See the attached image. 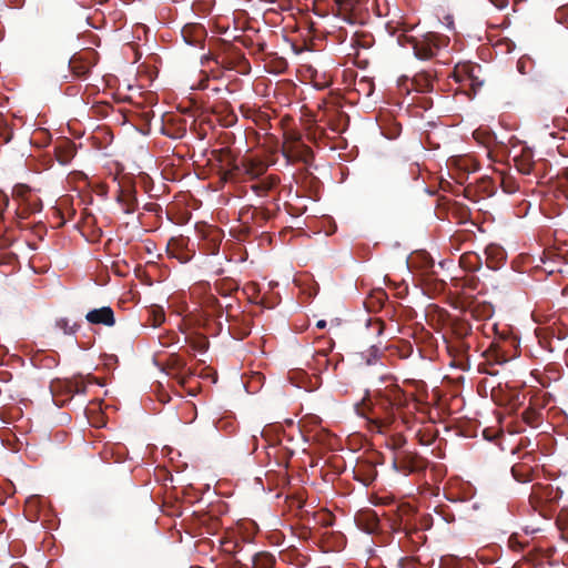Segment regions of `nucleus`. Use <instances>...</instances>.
Returning a JSON list of instances; mask_svg holds the SVG:
<instances>
[{
    "mask_svg": "<svg viewBox=\"0 0 568 568\" xmlns=\"http://www.w3.org/2000/svg\"><path fill=\"white\" fill-rule=\"evenodd\" d=\"M216 568H250L246 564L242 562L239 557H221L216 564Z\"/></svg>",
    "mask_w": 568,
    "mask_h": 568,
    "instance_id": "f704fd0d",
    "label": "nucleus"
},
{
    "mask_svg": "<svg viewBox=\"0 0 568 568\" xmlns=\"http://www.w3.org/2000/svg\"><path fill=\"white\" fill-rule=\"evenodd\" d=\"M162 132L169 138L181 139L186 133V126L185 124L174 125L170 122H166L162 128Z\"/></svg>",
    "mask_w": 568,
    "mask_h": 568,
    "instance_id": "72a5a7b5",
    "label": "nucleus"
},
{
    "mask_svg": "<svg viewBox=\"0 0 568 568\" xmlns=\"http://www.w3.org/2000/svg\"><path fill=\"white\" fill-rule=\"evenodd\" d=\"M32 213L30 212V209H28L27 204L23 203L21 204L17 211H16V215L19 220H26L28 219Z\"/></svg>",
    "mask_w": 568,
    "mask_h": 568,
    "instance_id": "de8ad7c7",
    "label": "nucleus"
},
{
    "mask_svg": "<svg viewBox=\"0 0 568 568\" xmlns=\"http://www.w3.org/2000/svg\"><path fill=\"white\" fill-rule=\"evenodd\" d=\"M542 404H537L535 402H530L529 406L521 413L523 420L531 426H538L541 417L540 407Z\"/></svg>",
    "mask_w": 568,
    "mask_h": 568,
    "instance_id": "393cba45",
    "label": "nucleus"
},
{
    "mask_svg": "<svg viewBox=\"0 0 568 568\" xmlns=\"http://www.w3.org/2000/svg\"><path fill=\"white\" fill-rule=\"evenodd\" d=\"M243 292L247 295L251 302L258 303L256 297L260 293V286L255 282H250L243 287Z\"/></svg>",
    "mask_w": 568,
    "mask_h": 568,
    "instance_id": "37998d69",
    "label": "nucleus"
},
{
    "mask_svg": "<svg viewBox=\"0 0 568 568\" xmlns=\"http://www.w3.org/2000/svg\"><path fill=\"white\" fill-rule=\"evenodd\" d=\"M313 358L316 361V363L318 365V368H321V367L326 368L327 367L328 363H325L324 358H322V357H313Z\"/></svg>",
    "mask_w": 568,
    "mask_h": 568,
    "instance_id": "680f3d73",
    "label": "nucleus"
},
{
    "mask_svg": "<svg viewBox=\"0 0 568 568\" xmlns=\"http://www.w3.org/2000/svg\"><path fill=\"white\" fill-rule=\"evenodd\" d=\"M399 568H416V560L413 557H403L398 560Z\"/></svg>",
    "mask_w": 568,
    "mask_h": 568,
    "instance_id": "09e8293b",
    "label": "nucleus"
},
{
    "mask_svg": "<svg viewBox=\"0 0 568 568\" xmlns=\"http://www.w3.org/2000/svg\"><path fill=\"white\" fill-rule=\"evenodd\" d=\"M525 400L526 395L524 393L513 390L507 395L504 405L508 406L510 412L516 413L525 404Z\"/></svg>",
    "mask_w": 568,
    "mask_h": 568,
    "instance_id": "c756f323",
    "label": "nucleus"
},
{
    "mask_svg": "<svg viewBox=\"0 0 568 568\" xmlns=\"http://www.w3.org/2000/svg\"><path fill=\"white\" fill-rule=\"evenodd\" d=\"M374 44V37L367 32H355L352 37V45L355 48L369 49Z\"/></svg>",
    "mask_w": 568,
    "mask_h": 568,
    "instance_id": "2f4dec72",
    "label": "nucleus"
},
{
    "mask_svg": "<svg viewBox=\"0 0 568 568\" xmlns=\"http://www.w3.org/2000/svg\"><path fill=\"white\" fill-rule=\"evenodd\" d=\"M483 85V81L479 79V77L476 74V72H473V77L467 82L466 87H469V90L473 94H476L477 90L480 89Z\"/></svg>",
    "mask_w": 568,
    "mask_h": 568,
    "instance_id": "49530a36",
    "label": "nucleus"
},
{
    "mask_svg": "<svg viewBox=\"0 0 568 568\" xmlns=\"http://www.w3.org/2000/svg\"><path fill=\"white\" fill-rule=\"evenodd\" d=\"M376 361H377V356H376V354H369V356H368V357H367V359H366V364H367V365H372V364H374Z\"/></svg>",
    "mask_w": 568,
    "mask_h": 568,
    "instance_id": "e2e57ef3",
    "label": "nucleus"
},
{
    "mask_svg": "<svg viewBox=\"0 0 568 568\" xmlns=\"http://www.w3.org/2000/svg\"><path fill=\"white\" fill-rule=\"evenodd\" d=\"M156 321H158V324H161V323L164 321V315H163V314H161V315L156 318Z\"/></svg>",
    "mask_w": 568,
    "mask_h": 568,
    "instance_id": "69168bd1",
    "label": "nucleus"
},
{
    "mask_svg": "<svg viewBox=\"0 0 568 568\" xmlns=\"http://www.w3.org/2000/svg\"><path fill=\"white\" fill-rule=\"evenodd\" d=\"M318 523L326 527L331 526L333 524L332 515L328 513L322 514L321 517L318 518Z\"/></svg>",
    "mask_w": 568,
    "mask_h": 568,
    "instance_id": "5fc2aeb1",
    "label": "nucleus"
},
{
    "mask_svg": "<svg viewBox=\"0 0 568 568\" xmlns=\"http://www.w3.org/2000/svg\"><path fill=\"white\" fill-rule=\"evenodd\" d=\"M405 444H406V438L403 435L397 434L390 438L389 447L393 450V453L408 452L407 449H404ZM395 454H393V456Z\"/></svg>",
    "mask_w": 568,
    "mask_h": 568,
    "instance_id": "79ce46f5",
    "label": "nucleus"
},
{
    "mask_svg": "<svg viewBox=\"0 0 568 568\" xmlns=\"http://www.w3.org/2000/svg\"><path fill=\"white\" fill-rule=\"evenodd\" d=\"M161 344H162L163 346H168V345L170 344V342H169V339H165V342H164V341H161Z\"/></svg>",
    "mask_w": 568,
    "mask_h": 568,
    "instance_id": "774afa93",
    "label": "nucleus"
},
{
    "mask_svg": "<svg viewBox=\"0 0 568 568\" xmlns=\"http://www.w3.org/2000/svg\"><path fill=\"white\" fill-rule=\"evenodd\" d=\"M214 290L219 295L227 297L239 290V283L231 277H223L215 282Z\"/></svg>",
    "mask_w": 568,
    "mask_h": 568,
    "instance_id": "b1692460",
    "label": "nucleus"
},
{
    "mask_svg": "<svg viewBox=\"0 0 568 568\" xmlns=\"http://www.w3.org/2000/svg\"><path fill=\"white\" fill-rule=\"evenodd\" d=\"M116 202L124 214L134 213L139 206L135 186L132 184L121 185L116 194Z\"/></svg>",
    "mask_w": 568,
    "mask_h": 568,
    "instance_id": "9d476101",
    "label": "nucleus"
},
{
    "mask_svg": "<svg viewBox=\"0 0 568 568\" xmlns=\"http://www.w3.org/2000/svg\"><path fill=\"white\" fill-rule=\"evenodd\" d=\"M412 394L404 392L397 384L392 383L379 389L371 399L367 419L382 430L388 428L396 419V413L406 407Z\"/></svg>",
    "mask_w": 568,
    "mask_h": 568,
    "instance_id": "f257e3e1",
    "label": "nucleus"
},
{
    "mask_svg": "<svg viewBox=\"0 0 568 568\" xmlns=\"http://www.w3.org/2000/svg\"><path fill=\"white\" fill-rule=\"evenodd\" d=\"M203 306L207 310H211L214 315L217 317H221L223 313L225 312V306H223L217 297L213 293H207L203 297Z\"/></svg>",
    "mask_w": 568,
    "mask_h": 568,
    "instance_id": "7c9ffc66",
    "label": "nucleus"
},
{
    "mask_svg": "<svg viewBox=\"0 0 568 568\" xmlns=\"http://www.w3.org/2000/svg\"><path fill=\"white\" fill-rule=\"evenodd\" d=\"M85 320L92 325L111 327L115 324L114 312L110 306L93 308L85 314Z\"/></svg>",
    "mask_w": 568,
    "mask_h": 568,
    "instance_id": "ddd939ff",
    "label": "nucleus"
},
{
    "mask_svg": "<svg viewBox=\"0 0 568 568\" xmlns=\"http://www.w3.org/2000/svg\"><path fill=\"white\" fill-rule=\"evenodd\" d=\"M283 154L288 160L303 162L305 164H311L314 160L313 150L308 145L302 143L300 139H296L288 145H285Z\"/></svg>",
    "mask_w": 568,
    "mask_h": 568,
    "instance_id": "1a4fd4ad",
    "label": "nucleus"
},
{
    "mask_svg": "<svg viewBox=\"0 0 568 568\" xmlns=\"http://www.w3.org/2000/svg\"><path fill=\"white\" fill-rule=\"evenodd\" d=\"M484 356L487 362L493 364H504L508 361V354L504 351L498 343H491L490 346L485 351Z\"/></svg>",
    "mask_w": 568,
    "mask_h": 568,
    "instance_id": "aec40b11",
    "label": "nucleus"
},
{
    "mask_svg": "<svg viewBox=\"0 0 568 568\" xmlns=\"http://www.w3.org/2000/svg\"><path fill=\"white\" fill-rule=\"evenodd\" d=\"M474 237L475 234L471 231L460 230L450 236L449 243L453 248L460 251L466 243L473 242Z\"/></svg>",
    "mask_w": 568,
    "mask_h": 568,
    "instance_id": "bb28decb",
    "label": "nucleus"
},
{
    "mask_svg": "<svg viewBox=\"0 0 568 568\" xmlns=\"http://www.w3.org/2000/svg\"><path fill=\"white\" fill-rule=\"evenodd\" d=\"M366 517L368 519V523H369V531H373L374 529L377 528V524H378V518H377V515L373 511H368L366 514Z\"/></svg>",
    "mask_w": 568,
    "mask_h": 568,
    "instance_id": "603ef678",
    "label": "nucleus"
},
{
    "mask_svg": "<svg viewBox=\"0 0 568 568\" xmlns=\"http://www.w3.org/2000/svg\"><path fill=\"white\" fill-rule=\"evenodd\" d=\"M50 392L57 406L68 404L75 394H85L87 383L82 376L55 378L50 383Z\"/></svg>",
    "mask_w": 568,
    "mask_h": 568,
    "instance_id": "7ed1b4c3",
    "label": "nucleus"
},
{
    "mask_svg": "<svg viewBox=\"0 0 568 568\" xmlns=\"http://www.w3.org/2000/svg\"><path fill=\"white\" fill-rule=\"evenodd\" d=\"M473 317L477 320L489 318L493 315V308L488 304H477L469 310Z\"/></svg>",
    "mask_w": 568,
    "mask_h": 568,
    "instance_id": "c9c22d12",
    "label": "nucleus"
},
{
    "mask_svg": "<svg viewBox=\"0 0 568 568\" xmlns=\"http://www.w3.org/2000/svg\"><path fill=\"white\" fill-rule=\"evenodd\" d=\"M8 205V195L4 192L0 191V235L4 234L8 230V225L6 224L4 220V211L7 210Z\"/></svg>",
    "mask_w": 568,
    "mask_h": 568,
    "instance_id": "ea45409f",
    "label": "nucleus"
},
{
    "mask_svg": "<svg viewBox=\"0 0 568 568\" xmlns=\"http://www.w3.org/2000/svg\"><path fill=\"white\" fill-rule=\"evenodd\" d=\"M26 204H27L28 209H30L31 213L39 212V211H41V207H42V205L38 199L34 201L26 199Z\"/></svg>",
    "mask_w": 568,
    "mask_h": 568,
    "instance_id": "3c124183",
    "label": "nucleus"
},
{
    "mask_svg": "<svg viewBox=\"0 0 568 568\" xmlns=\"http://www.w3.org/2000/svg\"><path fill=\"white\" fill-rule=\"evenodd\" d=\"M459 265L468 272H476L481 266V257L471 251H466L459 257Z\"/></svg>",
    "mask_w": 568,
    "mask_h": 568,
    "instance_id": "412c9836",
    "label": "nucleus"
},
{
    "mask_svg": "<svg viewBox=\"0 0 568 568\" xmlns=\"http://www.w3.org/2000/svg\"><path fill=\"white\" fill-rule=\"evenodd\" d=\"M13 136V130L8 122V119L0 113V139H2L3 143H8L11 141Z\"/></svg>",
    "mask_w": 568,
    "mask_h": 568,
    "instance_id": "4c0bfd02",
    "label": "nucleus"
},
{
    "mask_svg": "<svg viewBox=\"0 0 568 568\" xmlns=\"http://www.w3.org/2000/svg\"><path fill=\"white\" fill-rule=\"evenodd\" d=\"M214 60H215V62H216L217 64H221L223 68L232 69V64H231L230 62H226V60H225V59H222V60L220 61L217 58H215Z\"/></svg>",
    "mask_w": 568,
    "mask_h": 568,
    "instance_id": "052dcab7",
    "label": "nucleus"
},
{
    "mask_svg": "<svg viewBox=\"0 0 568 568\" xmlns=\"http://www.w3.org/2000/svg\"><path fill=\"white\" fill-rule=\"evenodd\" d=\"M377 477V470L373 463L363 460L354 468V478L364 486H369Z\"/></svg>",
    "mask_w": 568,
    "mask_h": 568,
    "instance_id": "4468645a",
    "label": "nucleus"
},
{
    "mask_svg": "<svg viewBox=\"0 0 568 568\" xmlns=\"http://www.w3.org/2000/svg\"><path fill=\"white\" fill-rule=\"evenodd\" d=\"M436 511L447 524L455 521V515L448 506H440Z\"/></svg>",
    "mask_w": 568,
    "mask_h": 568,
    "instance_id": "c03bdc74",
    "label": "nucleus"
},
{
    "mask_svg": "<svg viewBox=\"0 0 568 568\" xmlns=\"http://www.w3.org/2000/svg\"><path fill=\"white\" fill-rule=\"evenodd\" d=\"M226 321L230 323L229 331L236 339H244L251 334L252 318L243 313H234L231 303L225 305Z\"/></svg>",
    "mask_w": 568,
    "mask_h": 568,
    "instance_id": "0eeeda50",
    "label": "nucleus"
},
{
    "mask_svg": "<svg viewBox=\"0 0 568 568\" xmlns=\"http://www.w3.org/2000/svg\"><path fill=\"white\" fill-rule=\"evenodd\" d=\"M479 69H480L479 65H474V64H469V63L457 64L453 72V77L456 82L466 87L467 82L473 77V72H477V71H479Z\"/></svg>",
    "mask_w": 568,
    "mask_h": 568,
    "instance_id": "6ab92c4d",
    "label": "nucleus"
},
{
    "mask_svg": "<svg viewBox=\"0 0 568 568\" xmlns=\"http://www.w3.org/2000/svg\"><path fill=\"white\" fill-rule=\"evenodd\" d=\"M511 474L519 483H527L532 479V469L526 464H515L511 467Z\"/></svg>",
    "mask_w": 568,
    "mask_h": 568,
    "instance_id": "cd10ccee",
    "label": "nucleus"
},
{
    "mask_svg": "<svg viewBox=\"0 0 568 568\" xmlns=\"http://www.w3.org/2000/svg\"><path fill=\"white\" fill-rule=\"evenodd\" d=\"M143 210L150 213L159 214L162 211V207L158 203L149 202L143 205Z\"/></svg>",
    "mask_w": 568,
    "mask_h": 568,
    "instance_id": "8fccbe9b",
    "label": "nucleus"
},
{
    "mask_svg": "<svg viewBox=\"0 0 568 568\" xmlns=\"http://www.w3.org/2000/svg\"><path fill=\"white\" fill-rule=\"evenodd\" d=\"M317 344H320V346L313 354V357H322V358H324L325 363H329V359H327V355L334 348V345H335L334 341L332 338L320 337L317 339Z\"/></svg>",
    "mask_w": 568,
    "mask_h": 568,
    "instance_id": "c85d7f7f",
    "label": "nucleus"
},
{
    "mask_svg": "<svg viewBox=\"0 0 568 568\" xmlns=\"http://www.w3.org/2000/svg\"><path fill=\"white\" fill-rule=\"evenodd\" d=\"M243 550V544L241 541L223 540L222 541V555L221 557H237Z\"/></svg>",
    "mask_w": 568,
    "mask_h": 568,
    "instance_id": "473e14b6",
    "label": "nucleus"
},
{
    "mask_svg": "<svg viewBox=\"0 0 568 568\" xmlns=\"http://www.w3.org/2000/svg\"><path fill=\"white\" fill-rule=\"evenodd\" d=\"M241 111L244 114V116H246V118H251V116H253V114L256 113L255 110H253L251 108H245L244 105L241 106Z\"/></svg>",
    "mask_w": 568,
    "mask_h": 568,
    "instance_id": "4d7b16f0",
    "label": "nucleus"
},
{
    "mask_svg": "<svg viewBox=\"0 0 568 568\" xmlns=\"http://www.w3.org/2000/svg\"><path fill=\"white\" fill-rule=\"evenodd\" d=\"M190 346L197 352H205L209 347V341L204 335H194L187 337Z\"/></svg>",
    "mask_w": 568,
    "mask_h": 568,
    "instance_id": "58836bf2",
    "label": "nucleus"
},
{
    "mask_svg": "<svg viewBox=\"0 0 568 568\" xmlns=\"http://www.w3.org/2000/svg\"><path fill=\"white\" fill-rule=\"evenodd\" d=\"M434 75L428 71H420L413 78V85L417 91L429 92L433 90Z\"/></svg>",
    "mask_w": 568,
    "mask_h": 568,
    "instance_id": "5701e85b",
    "label": "nucleus"
},
{
    "mask_svg": "<svg viewBox=\"0 0 568 568\" xmlns=\"http://www.w3.org/2000/svg\"><path fill=\"white\" fill-rule=\"evenodd\" d=\"M241 216L242 217L250 216V219H252L257 225L262 226L263 223L267 222L272 217V214L266 209L247 207V209H243L241 211Z\"/></svg>",
    "mask_w": 568,
    "mask_h": 568,
    "instance_id": "4be33fe9",
    "label": "nucleus"
},
{
    "mask_svg": "<svg viewBox=\"0 0 568 568\" xmlns=\"http://www.w3.org/2000/svg\"><path fill=\"white\" fill-rule=\"evenodd\" d=\"M366 327L371 335L381 336L385 331V323L378 317H369Z\"/></svg>",
    "mask_w": 568,
    "mask_h": 568,
    "instance_id": "e433bc0d",
    "label": "nucleus"
},
{
    "mask_svg": "<svg viewBox=\"0 0 568 568\" xmlns=\"http://www.w3.org/2000/svg\"><path fill=\"white\" fill-rule=\"evenodd\" d=\"M189 239H185L183 236L180 237H172L168 242V253L178 258L182 263L189 262L192 256L193 252L187 248Z\"/></svg>",
    "mask_w": 568,
    "mask_h": 568,
    "instance_id": "f8f14e48",
    "label": "nucleus"
},
{
    "mask_svg": "<svg viewBox=\"0 0 568 568\" xmlns=\"http://www.w3.org/2000/svg\"><path fill=\"white\" fill-rule=\"evenodd\" d=\"M498 9H504L508 4V0H490Z\"/></svg>",
    "mask_w": 568,
    "mask_h": 568,
    "instance_id": "bf43d9fd",
    "label": "nucleus"
},
{
    "mask_svg": "<svg viewBox=\"0 0 568 568\" xmlns=\"http://www.w3.org/2000/svg\"><path fill=\"white\" fill-rule=\"evenodd\" d=\"M14 194L18 196V197H24L26 193H29L30 190L29 187L24 186V185H18L14 187Z\"/></svg>",
    "mask_w": 568,
    "mask_h": 568,
    "instance_id": "6e6d98bb",
    "label": "nucleus"
},
{
    "mask_svg": "<svg viewBox=\"0 0 568 568\" xmlns=\"http://www.w3.org/2000/svg\"><path fill=\"white\" fill-rule=\"evenodd\" d=\"M280 178L277 175L270 174L262 179H257L251 185V190L261 197L267 196L273 190H275L280 184Z\"/></svg>",
    "mask_w": 568,
    "mask_h": 568,
    "instance_id": "2eb2a0df",
    "label": "nucleus"
},
{
    "mask_svg": "<svg viewBox=\"0 0 568 568\" xmlns=\"http://www.w3.org/2000/svg\"><path fill=\"white\" fill-rule=\"evenodd\" d=\"M416 437L418 438V443L420 445H429L430 444V439L428 438H425V436L422 434V432H418L416 434Z\"/></svg>",
    "mask_w": 568,
    "mask_h": 568,
    "instance_id": "13d9d810",
    "label": "nucleus"
},
{
    "mask_svg": "<svg viewBox=\"0 0 568 568\" xmlns=\"http://www.w3.org/2000/svg\"><path fill=\"white\" fill-rule=\"evenodd\" d=\"M54 154L60 164L67 165L75 155V145L70 140L59 141L54 146Z\"/></svg>",
    "mask_w": 568,
    "mask_h": 568,
    "instance_id": "f3484780",
    "label": "nucleus"
},
{
    "mask_svg": "<svg viewBox=\"0 0 568 568\" xmlns=\"http://www.w3.org/2000/svg\"><path fill=\"white\" fill-rule=\"evenodd\" d=\"M55 327L67 335H72L80 328V325L78 323L71 324L68 318H59L55 321Z\"/></svg>",
    "mask_w": 568,
    "mask_h": 568,
    "instance_id": "a19ab883",
    "label": "nucleus"
},
{
    "mask_svg": "<svg viewBox=\"0 0 568 568\" xmlns=\"http://www.w3.org/2000/svg\"><path fill=\"white\" fill-rule=\"evenodd\" d=\"M99 54L91 48L83 49L74 53L70 61L69 68L77 78H87L91 69L98 63Z\"/></svg>",
    "mask_w": 568,
    "mask_h": 568,
    "instance_id": "423d86ee",
    "label": "nucleus"
},
{
    "mask_svg": "<svg viewBox=\"0 0 568 568\" xmlns=\"http://www.w3.org/2000/svg\"><path fill=\"white\" fill-rule=\"evenodd\" d=\"M486 265L490 270H498L506 260V253L503 247L496 244H489L485 248Z\"/></svg>",
    "mask_w": 568,
    "mask_h": 568,
    "instance_id": "dca6fc26",
    "label": "nucleus"
},
{
    "mask_svg": "<svg viewBox=\"0 0 568 568\" xmlns=\"http://www.w3.org/2000/svg\"><path fill=\"white\" fill-rule=\"evenodd\" d=\"M562 491L551 484H535L532 486L530 498L532 503L546 504L552 506L559 501Z\"/></svg>",
    "mask_w": 568,
    "mask_h": 568,
    "instance_id": "6e6552de",
    "label": "nucleus"
},
{
    "mask_svg": "<svg viewBox=\"0 0 568 568\" xmlns=\"http://www.w3.org/2000/svg\"><path fill=\"white\" fill-rule=\"evenodd\" d=\"M276 558L270 551H258L252 556V568H275Z\"/></svg>",
    "mask_w": 568,
    "mask_h": 568,
    "instance_id": "a878e982",
    "label": "nucleus"
},
{
    "mask_svg": "<svg viewBox=\"0 0 568 568\" xmlns=\"http://www.w3.org/2000/svg\"><path fill=\"white\" fill-rule=\"evenodd\" d=\"M181 36L186 44L203 48L207 32L200 23H187L182 28Z\"/></svg>",
    "mask_w": 568,
    "mask_h": 568,
    "instance_id": "9b49d317",
    "label": "nucleus"
},
{
    "mask_svg": "<svg viewBox=\"0 0 568 568\" xmlns=\"http://www.w3.org/2000/svg\"><path fill=\"white\" fill-rule=\"evenodd\" d=\"M514 162L520 173L530 174L535 166L532 151L528 148H524L520 154L514 158Z\"/></svg>",
    "mask_w": 568,
    "mask_h": 568,
    "instance_id": "a211bd4d",
    "label": "nucleus"
},
{
    "mask_svg": "<svg viewBox=\"0 0 568 568\" xmlns=\"http://www.w3.org/2000/svg\"><path fill=\"white\" fill-rule=\"evenodd\" d=\"M212 153L219 162L225 164L229 168L223 172L224 180H235L237 178L257 180L266 171V165L258 160L243 159L240 163H237L231 150L227 148L214 150Z\"/></svg>",
    "mask_w": 568,
    "mask_h": 568,
    "instance_id": "f03ea898",
    "label": "nucleus"
},
{
    "mask_svg": "<svg viewBox=\"0 0 568 568\" xmlns=\"http://www.w3.org/2000/svg\"><path fill=\"white\" fill-rule=\"evenodd\" d=\"M428 465V459L412 450L395 453L392 460V468L404 476L423 474Z\"/></svg>",
    "mask_w": 568,
    "mask_h": 568,
    "instance_id": "39448f33",
    "label": "nucleus"
},
{
    "mask_svg": "<svg viewBox=\"0 0 568 568\" xmlns=\"http://www.w3.org/2000/svg\"><path fill=\"white\" fill-rule=\"evenodd\" d=\"M392 527L395 531H405L406 535L410 534V531L407 528V525L406 524L404 525L402 519L398 523L396 520H394Z\"/></svg>",
    "mask_w": 568,
    "mask_h": 568,
    "instance_id": "864d4df0",
    "label": "nucleus"
},
{
    "mask_svg": "<svg viewBox=\"0 0 568 568\" xmlns=\"http://www.w3.org/2000/svg\"><path fill=\"white\" fill-rule=\"evenodd\" d=\"M479 285V278L477 276H467L463 280L462 287L470 291H476Z\"/></svg>",
    "mask_w": 568,
    "mask_h": 568,
    "instance_id": "a18cd8bd",
    "label": "nucleus"
},
{
    "mask_svg": "<svg viewBox=\"0 0 568 568\" xmlns=\"http://www.w3.org/2000/svg\"><path fill=\"white\" fill-rule=\"evenodd\" d=\"M316 327L317 328H325L326 327V322L324 320H320L317 323H316Z\"/></svg>",
    "mask_w": 568,
    "mask_h": 568,
    "instance_id": "0e129e2a",
    "label": "nucleus"
},
{
    "mask_svg": "<svg viewBox=\"0 0 568 568\" xmlns=\"http://www.w3.org/2000/svg\"><path fill=\"white\" fill-rule=\"evenodd\" d=\"M448 38L436 33L428 32L422 38H407V42L412 45L415 57L420 60H429L434 58L439 49L448 44Z\"/></svg>",
    "mask_w": 568,
    "mask_h": 568,
    "instance_id": "20e7f679",
    "label": "nucleus"
},
{
    "mask_svg": "<svg viewBox=\"0 0 568 568\" xmlns=\"http://www.w3.org/2000/svg\"><path fill=\"white\" fill-rule=\"evenodd\" d=\"M565 362H566V364L568 366V349L565 352Z\"/></svg>",
    "mask_w": 568,
    "mask_h": 568,
    "instance_id": "338daca9",
    "label": "nucleus"
}]
</instances>
